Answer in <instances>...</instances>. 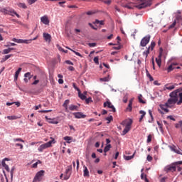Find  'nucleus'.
I'll return each instance as SVG.
<instances>
[{
  "instance_id": "nucleus-36",
  "label": "nucleus",
  "mask_w": 182,
  "mask_h": 182,
  "mask_svg": "<svg viewBox=\"0 0 182 182\" xmlns=\"http://www.w3.org/2000/svg\"><path fill=\"white\" fill-rule=\"evenodd\" d=\"M70 102V101L69 100H66L64 102L63 106V107H65V109H68V105H69Z\"/></svg>"
},
{
  "instance_id": "nucleus-34",
  "label": "nucleus",
  "mask_w": 182,
  "mask_h": 182,
  "mask_svg": "<svg viewBox=\"0 0 182 182\" xmlns=\"http://www.w3.org/2000/svg\"><path fill=\"white\" fill-rule=\"evenodd\" d=\"M100 80L101 82H109V80H110V78L109 77V75H108L107 77L100 78Z\"/></svg>"
},
{
  "instance_id": "nucleus-23",
  "label": "nucleus",
  "mask_w": 182,
  "mask_h": 182,
  "mask_svg": "<svg viewBox=\"0 0 182 182\" xmlns=\"http://www.w3.org/2000/svg\"><path fill=\"white\" fill-rule=\"evenodd\" d=\"M176 86L174 85H166L164 87V90H166V89H167V90H173V89H175Z\"/></svg>"
},
{
  "instance_id": "nucleus-18",
  "label": "nucleus",
  "mask_w": 182,
  "mask_h": 182,
  "mask_svg": "<svg viewBox=\"0 0 182 182\" xmlns=\"http://www.w3.org/2000/svg\"><path fill=\"white\" fill-rule=\"evenodd\" d=\"M17 43H32V40H23V39H18L17 40Z\"/></svg>"
},
{
  "instance_id": "nucleus-1",
  "label": "nucleus",
  "mask_w": 182,
  "mask_h": 182,
  "mask_svg": "<svg viewBox=\"0 0 182 182\" xmlns=\"http://www.w3.org/2000/svg\"><path fill=\"white\" fill-rule=\"evenodd\" d=\"M169 96L170 98L166 102L167 107L171 109L176 103L180 106L182 104V87L173 91Z\"/></svg>"
},
{
  "instance_id": "nucleus-32",
  "label": "nucleus",
  "mask_w": 182,
  "mask_h": 182,
  "mask_svg": "<svg viewBox=\"0 0 182 182\" xmlns=\"http://www.w3.org/2000/svg\"><path fill=\"white\" fill-rule=\"evenodd\" d=\"M149 53L150 50H149V48H147V50L143 53V55L145 56V59H147V56H149Z\"/></svg>"
},
{
  "instance_id": "nucleus-20",
  "label": "nucleus",
  "mask_w": 182,
  "mask_h": 182,
  "mask_svg": "<svg viewBox=\"0 0 182 182\" xmlns=\"http://www.w3.org/2000/svg\"><path fill=\"white\" fill-rule=\"evenodd\" d=\"M107 107L109 109H111V112H113L114 113L116 112V108H114V106H113V105H112V102L107 101Z\"/></svg>"
},
{
  "instance_id": "nucleus-24",
  "label": "nucleus",
  "mask_w": 182,
  "mask_h": 182,
  "mask_svg": "<svg viewBox=\"0 0 182 182\" xmlns=\"http://www.w3.org/2000/svg\"><path fill=\"white\" fill-rule=\"evenodd\" d=\"M9 11V9H5V8L0 9V12L4 14V15H8Z\"/></svg>"
},
{
  "instance_id": "nucleus-64",
  "label": "nucleus",
  "mask_w": 182,
  "mask_h": 182,
  "mask_svg": "<svg viewBox=\"0 0 182 182\" xmlns=\"http://www.w3.org/2000/svg\"><path fill=\"white\" fill-rule=\"evenodd\" d=\"M167 178H166V177H164V178H162L161 179V182H166V179Z\"/></svg>"
},
{
  "instance_id": "nucleus-45",
  "label": "nucleus",
  "mask_w": 182,
  "mask_h": 182,
  "mask_svg": "<svg viewBox=\"0 0 182 182\" xmlns=\"http://www.w3.org/2000/svg\"><path fill=\"white\" fill-rule=\"evenodd\" d=\"M157 124L161 130V132H163V124L160 123V122L157 121Z\"/></svg>"
},
{
  "instance_id": "nucleus-33",
  "label": "nucleus",
  "mask_w": 182,
  "mask_h": 182,
  "mask_svg": "<svg viewBox=\"0 0 182 182\" xmlns=\"http://www.w3.org/2000/svg\"><path fill=\"white\" fill-rule=\"evenodd\" d=\"M69 109H70V110H71V111L77 110L78 107L76 106V105H71L69 107Z\"/></svg>"
},
{
  "instance_id": "nucleus-11",
  "label": "nucleus",
  "mask_w": 182,
  "mask_h": 182,
  "mask_svg": "<svg viewBox=\"0 0 182 182\" xmlns=\"http://www.w3.org/2000/svg\"><path fill=\"white\" fill-rule=\"evenodd\" d=\"M72 171V166H70L68 167V168L65 170V180H69L70 178V173H69V171Z\"/></svg>"
},
{
  "instance_id": "nucleus-42",
  "label": "nucleus",
  "mask_w": 182,
  "mask_h": 182,
  "mask_svg": "<svg viewBox=\"0 0 182 182\" xmlns=\"http://www.w3.org/2000/svg\"><path fill=\"white\" fill-rule=\"evenodd\" d=\"M4 46L5 48H9L10 46H16V44H15V43H7V45Z\"/></svg>"
},
{
  "instance_id": "nucleus-48",
  "label": "nucleus",
  "mask_w": 182,
  "mask_h": 182,
  "mask_svg": "<svg viewBox=\"0 0 182 182\" xmlns=\"http://www.w3.org/2000/svg\"><path fill=\"white\" fill-rule=\"evenodd\" d=\"M106 120H107V123L109 124V123H110V122H112V120H113V117L112 116H109V117H107V118H106Z\"/></svg>"
},
{
  "instance_id": "nucleus-59",
  "label": "nucleus",
  "mask_w": 182,
  "mask_h": 182,
  "mask_svg": "<svg viewBox=\"0 0 182 182\" xmlns=\"http://www.w3.org/2000/svg\"><path fill=\"white\" fill-rule=\"evenodd\" d=\"M104 3L107 4V5H110V4H112V1H110V0H105Z\"/></svg>"
},
{
  "instance_id": "nucleus-56",
  "label": "nucleus",
  "mask_w": 182,
  "mask_h": 182,
  "mask_svg": "<svg viewBox=\"0 0 182 182\" xmlns=\"http://www.w3.org/2000/svg\"><path fill=\"white\" fill-rule=\"evenodd\" d=\"M25 77H28V79H31V73H26L25 75H24Z\"/></svg>"
},
{
  "instance_id": "nucleus-58",
  "label": "nucleus",
  "mask_w": 182,
  "mask_h": 182,
  "mask_svg": "<svg viewBox=\"0 0 182 182\" xmlns=\"http://www.w3.org/2000/svg\"><path fill=\"white\" fill-rule=\"evenodd\" d=\"M146 160L148 161H151V160H153V157H151V156H150V155H148L147 158H146Z\"/></svg>"
},
{
  "instance_id": "nucleus-49",
  "label": "nucleus",
  "mask_w": 182,
  "mask_h": 182,
  "mask_svg": "<svg viewBox=\"0 0 182 182\" xmlns=\"http://www.w3.org/2000/svg\"><path fill=\"white\" fill-rule=\"evenodd\" d=\"M38 112H39V113H49V112H52V109H49V110H40Z\"/></svg>"
},
{
  "instance_id": "nucleus-63",
  "label": "nucleus",
  "mask_w": 182,
  "mask_h": 182,
  "mask_svg": "<svg viewBox=\"0 0 182 182\" xmlns=\"http://www.w3.org/2000/svg\"><path fill=\"white\" fill-rule=\"evenodd\" d=\"M39 83V80H35L32 85H38Z\"/></svg>"
},
{
  "instance_id": "nucleus-10",
  "label": "nucleus",
  "mask_w": 182,
  "mask_h": 182,
  "mask_svg": "<svg viewBox=\"0 0 182 182\" xmlns=\"http://www.w3.org/2000/svg\"><path fill=\"white\" fill-rule=\"evenodd\" d=\"M169 149L171 150V151H173L174 153H176V154H182L181 149H177V146H176L174 145L170 146Z\"/></svg>"
},
{
  "instance_id": "nucleus-62",
  "label": "nucleus",
  "mask_w": 182,
  "mask_h": 182,
  "mask_svg": "<svg viewBox=\"0 0 182 182\" xmlns=\"http://www.w3.org/2000/svg\"><path fill=\"white\" fill-rule=\"evenodd\" d=\"M65 63H67V65H73V63L70 60H66Z\"/></svg>"
},
{
  "instance_id": "nucleus-28",
  "label": "nucleus",
  "mask_w": 182,
  "mask_h": 182,
  "mask_svg": "<svg viewBox=\"0 0 182 182\" xmlns=\"http://www.w3.org/2000/svg\"><path fill=\"white\" fill-rule=\"evenodd\" d=\"M154 46H156V43L155 42H154V41H152L151 43V45H150V46H149L148 47V50H153V49H154Z\"/></svg>"
},
{
  "instance_id": "nucleus-51",
  "label": "nucleus",
  "mask_w": 182,
  "mask_h": 182,
  "mask_svg": "<svg viewBox=\"0 0 182 182\" xmlns=\"http://www.w3.org/2000/svg\"><path fill=\"white\" fill-rule=\"evenodd\" d=\"M94 62H95V63H96L97 65H99V57H95V58H94Z\"/></svg>"
},
{
  "instance_id": "nucleus-25",
  "label": "nucleus",
  "mask_w": 182,
  "mask_h": 182,
  "mask_svg": "<svg viewBox=\"0 0 182 182\" xmlns=\"http://www.w3.org/2000/svg\"><path fill=\"white\" fill-rule=\"evenodd\" d=\"M139 113H140V114H141L140 118H139V122H141V120H143V119L146 116V112H144L143 110H141V111H139Z\"/></svg>"
},
{
  "instance_id": "nucleus-14",
  "label": "nucleus",
  "mask_w": 182,
  "mask_h": 182,
  "mask_svg": "<svg viewBox=\"0 0 182 182\" xmlns=\"http://www.w3.org/2000/svg\"><path fill=\"white\" fill-rule=\"evenodd\" d=\"M75 119H85L86 117V115L82 114L81 112H75L73 114Z\"/></svg>"
},
{
  "instance_id": "nucleus-22",
  "label": "nucleus",
  "mask_w": 182,
  "mask_h": 182,
  "mask_svg": "<svg viewBox=\"0 0 182 182\" xmlns=\"http://www.w3.org/2000/svg\"><path fill=\"white\" fill-rule=\"evenodd\" d=\"M66 49H69V50H71V52H73L77 56H79L80 58H83V56L81 55L80 53L76 52L74 50H72V48L69 47H66Z\"/></svg>"
},
{
  "instance_id": "nucleus-35",
  "label": "nucleus",
  "mask_w": 182,
  "mask_h": 182,
  "mask_svg": "<svg viewBox=\"0 0 182 182\" xmlns=\"http://www.w3.org/2000/svg\"><path fill=\"white\" fill-rule=\"evenodd\" d=\"M134 154L135 153H134V154L132 156H124V158L127 161L132 160V159H133V157H134Z\"/></svg>"
},
{
  "instance_id": "nucleus-3",
  "label": "nucleus",
  "mask_w": 182,
  "mask_h": 182,
  "mask_svg": "<svg viewBox=\"0 0 182 182\" xmlns=\"http://www.w3.org/2000/svg\"><path fill=\"white\" fill-rule=\"evenodd\" d=\"M132 124H133V120H132V119H125L122 122V126L125 127L124 129L122 132L123 136H124L125 134H127V133L130 132Z\"/></svg>"
},
{
  "instance_id": "nucleus-54",
  "label": "nucleus",
  "mask_w": 182,
  "mask_h": 182,
  "mask_svg": "<svg viewBox=\"0 0 182 182\" xmlns=\"http://www.w3.org/2000/svg\"><path fill=\"white\" fill-rule=\"evenodd\" d=\"M147 143H151V135L149 134L147 137Z\"/></svg>"
},
{
  "instance_id": "nucleus-19",
  "label": "nucleus",
  "mask_w": 182,
  "mask_h": 182,
  "mask_svg": "<svg viewBox=\"0 0 182 182\" xmlns=\"http://www.w3.org/2000/svg\"><path fill=\"white\" fill-rule=\"evenodd\" d=\"M176 170H177V168L176 167V166H168L166 167V171L168 173V171H171L172 173H173V171H176Z\"/></svg>"
},
{
  "instance_id": "nucleus-55",
  "label": "nucleus",
  "mask_w": 182,
  "mask_h": 182,
  "mask_svg": "<svg viewBox=\"0 0 182 182\" xmlns=\"http://www.w3.org/2000/svg\"><path fill=\"white\" fill-rule=\"evenodd\" d=\"M167 119H170V120H173V122H176V119L173 117V116L171 115L168 116Z\"/></svg>"
},
{
  "instance_id": "nucleus-9",
  "label": "nucleus",
  "mask_w": 182,
  "mask_h": 182,
  "mask_svg": "<svg viewBox=\"0 0 182 182\" xmlns=\"http://www.w3.org/2000/svg\"><path fill=\"white\" fill-rule=\"evenodd\" d=\"M5 161H9V159L8 158H5L2 160V162H1L3 167H4L5 170H6L8 173H9L10 171L9 166L5 163Z\"/></svg>"
},
{
  "instance_id": "nucleus-52",
  "label": "nucleus",
  "mask_w": 182,
  "mask_h": 182,
  "mask_svg": "<svg viewBox=\"0 0 182 182\" xmlns=\"http://www.w3.org/2000/svg\"><path fill=\"white\" fill-rule=\"evenodd\" d=\"M88 46H90V48H95V46H96V43H88Z\"/></svg>"
},
{
  "instance_id": "nucleus-39",
  "label": "nucleus",
  "mask_w": 182,
  "mask_h": 182,
  "mask_svg": "<svg viewBox=\"0 0 182 182\" xmlns=\"http://www.w3.org/2000/svg\"><path fill=\"white\" fill-rule=\"evenodd\" d=\"M138 99H139V103H144V104L146 103V102H144V100H143V95H139L138 97Z\"/></svg>"
},
{
  "instance_id": "nucleus-26",
  "label": "nucleus",
  "mask_w": 182,
  "mask_h": 182,
  "mask_svg": "<svg viewBox=\"0 0 182 182\" xmlns=\"http://www.w3.org/2000/svg\"><path fill=\"white\" fill-rule=\"evenodd\" d=\"M78 97H80V99H81V100H85L86 95H85V94H82V92L80 91L78 92Z\"/></svg>"
},
{
  "instance_id": "nucleus-44",
  "label": "nucleus",
  "mask_w": 182,
  "mask_h": 182,
  "mask_svg": "<svg viewBox=\"0 0 182 182\" xmlns=\"http://www.w3.org/2000/svg\"><path fill=\"white\" fill-rule=\"evenodd\" d=\"M10 50H9V48H7V49H4V50H3V55H8V53H10Z\"/></svg>"
},
{
  "instance_id": "nucleus-53",
  "label": "nucleus",
  "mask_w": 182,
  "mask_h": 182,
  "mask_svg": "<svg viewBox=\"0 0 182 182\" xmlns=\"http://www.w3.org/2000/svg\"><path fill=\"white\" fill-rule=\"evenodd\" d=\"M176 22L174 21L171 26H169L168 29H173V28H174V26H176Z\"/></svg>"
},
{
  "instance_id": "nucleus-15",
  "label": "nucleus",
  "mask_w": 182,
  "mask_h": 182,
  "mask_svg": "<svg viewBox=\"0 0 182 182\" xmlns=\"http://www.w3.org/2000/svg\"><path fill=\"white\" fill-rule=\"evenodd\" d=\"M43 36L46 42H50L52 36L48 33H43Z\"/></svg>"
},
{
  "instance_id": "nucleus-41",
  "label": "nucleus",
  "mask_w": 182,
  "mask_h": 182,
  "mask_svg": "<svg viewBox=\"0 0 182 182\" xmlns=\"http://www.w3.org/2000/svg\"><path fill=\"white\" fill-rule=\"evenodd\" d=\"M48 123L51 124H58L59 123L58 121H55V119H49Z\"/></svg>"
},
{
  "instance_id": "nucleus-38",
  "label": "nucleus",
  "mask_w": 182,
  "mask_h": 182,
  "mask_svg": "<svg viewBox=\"0 0 182 182\" xmlns=\"http://www.w3.org/2000/svg\"><path fill=\"white\" fill-rule=\"evenodd\" d=\"M174 64H171L170 65L168 68H167V70H168V73H170V72H172V70H174V68L173 67Z\"/></svg>"
},
{
  "instance_id": "nucleus-37",
  "label": "nucleus",
  "mask_w": 182,
  "mask_h": 182,
  "mask_svg": "<svg viewBox=\"0 0 182 182\" xmlns=\"http://www.w3.org/2000/svg\"><path fill=\"white\" fill-rule=\"evenodd\" d=\"M7 119L9 120H16V119H18V117L15 116V115H12V116H8Z\"/></svg>"
},
{
  "instance_id": "nucleus-17",
  "label": "nucleus",
  "mask_w": 182,
  "mask_h": 182,
  "mask_svg": "<svg viewBox=\"0 0 182 182\" xmlns=\"http://www.w3.org/2000/svg\"><path fill=\"white\" fill-rule=\"evenodd\" d=\"M83 168V176L85 177H90V175L89 174V169H87V167L86 166H84Z\"/></svg>"
},
{
  "instance_id": "nucleus-29",
  "label": "nucleus",
  "mask_w": 182,
  "mask_h": 182,
  "mask_svg": "<svg viewBox=\"0 0 182 182\" xmlns=\"http://www.w3.org/2000/svg\"><path fill=\"white\" fill-rule=\"evenodd\" d=\"M110 149H112V145L111 144L107 145L104 149V153H107V151H109Z\"/></svg>"
},
{
  "instance_id": "nucleus-7",
  "label": "nucleus",
  "mask_w": 182,
  "mask_h": 182,
  "mask_svg": "<svg viewBox=\"0 0 182 182\" xmlns=\"http://www.w3.org/2000/svg\"><path fill=\"white\" fill-rule=\"evenodd\" d=\"M161 56H163V48H161L159 50V56L157 58H156V62L159 68L161 66Z\"/></svg>"
},
{
  "instance_id": "nucleus-16",
  "label": "nucleus",
  "mask_w": 182,
  "mask_h": 182,
  "mask_svg": "<svg viewBox=\"0 0 182 182\" xmlns=\"http://www.w3.org/2000/svg\"><path fill=\"white\" fill-rule=\"evenodd\" d=\"M133 99H131L129 102L128 107H127V112H132L133 109Z\"/></svg>"
},
{
  "instance_id": "nucleus-2",
  "label": "nucleus",
  "mask_w": 182,
  "mask_h": 182,
  "mask_svg": "<svg viewBox=\"0 0 182 182\" xmlns=\"http://www.w3.org/2000/svg\"><path fill=\"white\" fill-rule=\"evenodd\" d=\"M153 0H139V5L136 6L133 3H129L125 4L124 8H127L128 9H133L134 8H138V9H143V8H146L147 6H150L151 5V1Z\"/></svg>"
},
{
  "instance_id": "nucleus-61",
  "label": "nucleus",
  "mask_w": 182,
  "mask_h": 182,
  "mask_svg": "<svg viewBox=\"0 0 182 182\" xmlns=\"http://www.w3.org/2000/svg\"><path fill=\"white\" fill-rule=\"evenodd\" d=\"M14 170H15V168H12L11 170V177L12 178V177H14Z\"/></svg>"
},
{
  "instance_id": "nucleus-21",
  "label": "nucleus",
  "mask_w": 182,
  "mask_h": 182,
  "mask_svg": "<svg viewBox=\"0 0 182 182\" xmlns=\"http://www.w3.org/2000/svg\"><path fill=\"white\" fill-rule=\"evenodd\" d=\"M22 72V68H19L18 70L16 71L15 75H14V82H16L18 80V76H19V73Z\"/></svg>"
},
{
  "instance_id": "nucleus-5",
  "label": "nucleus",
  "mask_w": 182,
  "mask_h": 182,
  "mask_svg": "<svg viewBox=\"0 0 182 182\" xmlns=\"http://www.w3.org/2000/svg\"><path fill=\"white\" fill-rule=\"evenodd\" d=\"M44 176H45V171L41 170L36 173L32 182H40L42 180H43Z\"/></svg>"
},
{
  "instance_id": "nucleus-12",
  "label": "nucleus",
  "mask_w": 182,
  "mask_h": 182,
  "mask_svg": "<svg viewBox=\"0 0 182 182\" xmlns=\"http://www.w3.org/2000/svg\"><path fill=\"white\" fill-rule=\"evenodd\" d=\"M11 15V16H14V15H16V16H17V18H21V16H19V14H18V13H16V11H15V10L14 9H9V14L8 15Z\"/></svg>"
},
{
  "instance_id": "nucleus-57",
  "label": "nucleus",
  "mask_w": 182,
  "mask_h": 182,
  "mask_svg": "<svg viewBox=\"0 0 182 182\" xmlns=\"http://www.w3.org/2000/svg\"><path fill=\"white\" fill-rule=\"evenodd\" d=\"M16 147H20L21 149H23V145L21 144H16Z\"/></svg>"
},
{
  "instance_id": "nucleus-43",
  "label": "nucleus",
  "mask_w": 182,
  "mask_h": 182,
  "mask_svg": "<svg viewBox=\"0 0 182 182\" xmlns=\"http://www.w3.org/2000/svg\"><path fill=\"white\" fill-rule=\"evenodd\" d=\"M38 0H27L28 4V5H32L33 4H35V2H36Z\"/></svg>"
},
{
  "instance_id": "nucleus-8",
  "label": "nucleus",
  "mask_w": 182,
  "mask_h": 182,
  "mask_svg": "<svg viewBox=\"0 0 182 182\" xmlns=\"http://www.w3.org/2000/svg\"><path fill=\"white\" fill-rule=\"evenodd\" d=\"M160 107L161 110L164 111V112L161 111H159L161 114H164V113H168L169 110L168 109V107H167V104L165 103V105H160Z\"/></svg>"
},
{
  "instance_id": "nucleus-60",
  "label": "nucleus",
  "mask_w": 182,
  "mask_h": 182,
  "mask_svg": "<svg viewBox=\"0 0 182 182\" xmlns=\"http://www.w3.org/2000/svg\"><path fill=\"white\" fill-rule=\"evenodd\" d=\"M0 33H6L8 35V31H5L2 28H0Z\"/></svg>"
},
{
  "instance_id": "nucleus-47",
  "label": "nucleus",
  "mask_w": 182,
  "mask_h": 182,
  "mask_svg": "<svg viewBox=\"0 0 182 182\" xmlns=\"http://www.w3.org/2000/svg\"><path fill=\"white\" fill-rule=\"evenodd\" d=\"M14 141H21L22 143H25V141L21 138L14 139Z\"/></svg>"
},
{
  "instance_id": "nucleus-4",
  "label": "nucleus",
  "mask_w": 182,
  "mask_h": 182,
  "mask_svg": "<svg viewBox=\"0 0 182 182\" xmlns=\"http://www.w3.org/2000/svg\"><path fill=\"white\" fill-rule=\"evenodd\" d=\"M52 143H55V139H53L51 141H49L48 142L41 145L38 148V151H40V153H42V151H43L45 149H49V147H52Z\"/></svg>"
},
{
  "instance_id": "nucleus-31",
  "label": "nucleus",
  "mask_w": 182,
  "mask_h": 182,
  "mask_svg": "<svg viewBox=\"0 0 182 182\" xmlns=\"http://www.w3.org/2000/svg\"><path fill=\"white\" fill-rule=\"evenodd\" d=\"M64 140H65L67 143L70 144L72 142V136H65Z\"/></svg>"
},
{
  "instance_id": "nucleus-30",
  "label": "nucleus",
  "mask_w": 182,
  "mask_h": 182,
  "mask_svg": "<svg viewBox=\"0 0 182 182\" xmlns=\"http://www.w3.org/2000/svg\"><path fill=\"white\" fill-rule=\"evenodd\" d=\"M14 56L12 54L5 55V57L2 59L1 62H5L9 59V58H12Z\"/></svg>"
},
{
  "instance_id": "nucleus-27",
  "label": "nucleus",
  "mask_w": 182,
  "mask_h": 182,
  "mask_svg": "<svg viewBox=\"0 0 182 182\" xmlns=\"http://www.w3.org/2000/svg\"><path fill=\"white\" fill-rule=\"evenodd\" d=\"M18 7L22 8L23 9H26L28 8V6H26V4H25V3H18Z\"/></svg>"
},
{
  "instance_id": "nucleus-13",
  "label": "nucleus",
  "mask_w": 182,
  "mask_h": 182,
  "mask_svg": "<svg viewBox=\"0 0 182 182\" xmlns=\"http://www.w3.org/2000/svg\"><path fill=\"white\" fill-rule=\"evenodd\" d=\"M41 21L44 23V25H49V18L48 16H44L41 18Z\"/></svg>"
},
{
  "instance_id": "nucleus-40",
  "label": "nucleus",
  "mask_w": 182,
  "mask_h": 182,
  "mask_svg": "<svg viewBox=\"0 0 182 182\" xmlns=\"http://www.w3.org/2000/svg\"><path fill=\"white\" fill-rule=\"evenodd\" d=\"M85 102L87 105H89V103L93 102V100H92V97L85 98Z\"/></svg>"
},
{
  "instance_id": "nucleus-6",
  "label": "nucleus",
  "mask_w": 182,
  "mask_h": 182,
  "mask_svg": "<svg viewBox=\"0 0 182 182\" xmlns=\"http://www.w3.org/2000/svg\"><path fill=\"white\" fill-rule=\"evenodd\" d=\"M150 38H151V36H150V35H147L141 39L140 45L142 46V48L146 46L149 42H150Z\"/></svg>"
},
{
  "instance_id": "nucleus-50",
  "label": "nucleus",
  "mask_w": 182,
  "mask_h": 182,
  "mask_svg": "<svg viewBox=\"0 0 182 182\" xmlns=\"http://www.w3.org/2000/svg\"><path fill=\"white\" fill-rule=\"evenodd\" d=\"M73 86L74 89H75L76 91H77L78 92H80V89H79V87H76V84L75 83H73Z\"/></svg>"
},
{
  "instance_id": "nucleus-46",
  "label": "nucleus",
  "mask_w": 182,
  "mask_h": 182,
  "mask_svg": "<svg viewBox=\"0 0 182 182\" xmlns=\"http://www.w3.org/2000/svg\"><path fill=\"white\" fill-rule=\"evenodd\" d=\"M95 14H96V11H90L86 12V15H89V16L95 15Z\"/></svg>"
}]
</instances>
